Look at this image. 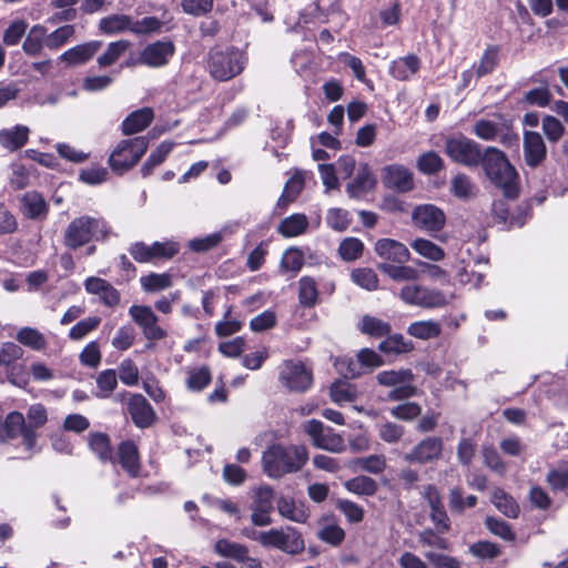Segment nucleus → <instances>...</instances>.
Returning a JSON list of instances; mask_svg holds the SVG:
<instances>
[{
  "label": "nucleus",
  "mask_w": 568,
  "mask_h": 568,
  "mask_svg": "<svg viewBox=\"0 0 568 568\" xmlns=\"http://www.w3.org/2000/svg\"><path fill=\"white\" fill-rule=\"evenodd\" d=\"M315 16L302 13L295 30L304 32V40L312 42L311 45L296 51L292 57V63L298 75L305 82V93L312 99L316 95V84L318 82V62L316 50L318 49L316 34L311 26L316 27Z\"/></svg>",
  "instance_id": "nucleus-1"
},
{
  "label": "nucleus",
  "mask_w": 568,
  "mask_h": 568,
  "mask_svg": "<svg viewBox=\"0 0 568 568\" xmlns=\"http://www.w3.org/2000/svg\"><path fill=\"white\" fill-rule=\"evenodd\" d=\"M487 179L503 191L507 200L519 195V178L506 154L494 146H487L480 161Z\"/></svg>",
  "instance_id": "nucleus-2"
},
{
  "label": "nucleus",
  "mask_w": 568,
  "mask_h": 568,
  "mask_svg": "<svg viewBox=\"0 0 568 568\" xmlns=\"http://www.w3.org/2000/svg\"><path fill=\"white\" fill-rule=\"evenodd\" d=\"M307 457L304 446L272 444L262 455L263 470L271 478H281L298 471L306 464Z\"/></svg>",
  "instance_id": "nucleus-3"
},
{
  "label": "nucleus",
  "mask_w": 568,
  "mask_h": 568,
  "mask_svg": "<svg viewBox=\"0 0 568 568\" xmlns=\"http://www.w3.org/2000/svg\"><path fill=\"white\" fill-rule=\"evenodd\" d=\"M247 63L246 54L234 45L215 44L205 57V68L210 77L225 82L240 75Z\"/></svg>",
  "instance_id": "nucleus-4"
},
{
  "label": "nucleus",
  "mask_w": 568,
  "mask_h": 568,
  "mask_svg": "<svg viewBox=\"0 0 568 568\" xmlns=\"http://www.w3.org/2000/svg\"><path fill=\"white\" fill-rule=\"evenodd\" d=\"M110 235L108 223L98 217L81 215L73 219L63 234V244L69 250H78L92 240L103 241Z\"/></svg>",
  "instance_id": "nucleus-5"
},
{
  "label": "nucleus",
  "mask_w": 568,
  "mask_h": 568,
  "mask_svg": "<svg viewBox=\"0 0 568 568\" xmlns=\"http://www.w3.org/2000/svg\"><path fill=\"white\" fill-rule=\"evenodd\" d=\"M149 141L144 136L121 140L108 159L113 173L123 175L133 169L148 150Z\"/></svg>",
  "instance_id": "nucleus-6"
},
{
  "label": "nucleus",
  "mask_w": 568,
  "mask_h": 568,
  "mask_svg": "<svg viewBox=\"0 0 568 568\" xmlns=\"http://www.w3.org/2000/svg\"><path fill=\"white\" fill-rule=\"evenodd\" d=\"M128 252L138 263L158 264L173 258L180 252V244L174 241H155L149 245L143 241H136L130 244Z\"/></svg>",
  "instance_id": "nucleus-7"
},
{
  "label": "nucleus",
  "mask_w": 568,
  "mask_h": 568,
  "mask_svg": "<svg viewBox=\"0 0 568 568\" xmlns=\"http://www.w3.org/2000/svg\"><path fill=\"white\" fill-rule=\"evenodd\" d=\"M445 153L453 162L468 168L478 166L484 155L477 142L462 134L446 139Z\"/></svg>",
  "instance_id": "nucleus-8"
},
{
  "label": "nucleus",
  "mask_w": 568,
  "mask_h": 568,
  "mask_svg": "<svg viewBox=\"0 0 568 568\" xmlns=\"http://www.w3.org/2000/svg\"><path fill=\"white\" fill-rule=\"evenodd\" d=\"M399 297L405 304L422 308H439L448 304V300L442 291L417 284L403 286Z\"/></svg>",
  "instance_id": "nucleus-9"
},
{
  "label": "nucleus",
  "mask_w": 568,
  "mask_h": 568,
  "mask_svg": "<svg viewBox=\"0 0 568 568\" xmlns=\"http://www.w3.org/2000/svg\"><path fill=\"white\" fill-rule=\"evenodd\" d=\"M129 314L134 323L141 327L143 336L150 342L146 344V348L153 346L152 342L164 339L168 336V332L158 325L159 317L146 305H132L129 308Z\"/></svg>",
  "instance_id": "nucleus-10"
},
{
  "label": "nucleus",
  "mask_w": 568,
  "mask_h": 568,
  "mask_svg": "<svg viewBox=\"0 0 568 568\" xmlns=\"http://www.w3.org/2000/svg\"><path fill=\"white\" fill-rule=\"evenodd\" d=\"M280 382L290 390L304 393L313 384V375L302 362L285 361L280 372Z\"/></svg>",
  "instance_id": "nucleus-11"
},
{
  "label": "nucleus",
  "mask_w": 568,
  "mask_h": 568,
  "mask_svg": "<svg viewBox=\"0 0 568 568\" xmlns=\"http://www.w3.org/2000/svg\"><path fill=\"white\" fill-rule=\"evenodd\" d=\"M257 540L264 547H273L292 555L300 554L305 547L304 539L295 530L285 532L273 528L260 532Z\"/></svg>",
  "instance_id": "nucleus-12"
},
{
  "label": "nucleus",
  "mask_w": 568,
  "mask_h": 568,
  "mask_svg": "<svg viewBox=\"0 0 568 568\" xmlns=\"http://www.w3.org/2000/svg\"><path fill=\"white\" fill-rule=\"evenodd\" d=\"M306 172L303 170H294L293 174L285 182L282 194L276 201V204L273 209V215L280 216L283 215L288 206L296 202L300 194L305 187Z\"/></svg>",
  "instance_id": "nucleus-13"
},
{
  "label": "nucleus",
  "mask_w": 568,
  "mask_h": 568,
  "mask_svg": "<svg viewBox=\"0 0 568 568\" xmlns=\"http://www.w3.org/2000/svg\"><path fill=\"white\" fill-rule=\"evenodd\" d=\"M443 449L444 442L440 437L428 436L414 446L404 459L410 464L425 465L438 460L442 457Z\"/></svg>",
  "instance_id": "nucleus-14"
},
{
  "label": "nucleus",
  "mask_w": 568,
  "mask_h": 568,
  "mask_svg": "<svg viewBox=\"0 0 568 568\" xmlns=\"http://www.w3.org/2000/svg\"><path fill=\"white\" fill-rule=\"evenodd\" d=\"M126 410L132 423L140 429L151 427L158 419L156 413L149 400L139 393L132 394L126 403Z\"/></svg>",
  "instance_id": "nucleus-15"
},
{
  "label": "nucleus",
  "mask_w": 568,
  "mask_h": 568,
  "mask_svg": "<svg viewBox=\"0 0 568 568\" xmlns=\"http://www.w3.org/2000/svg\"><path fill=\"white\" fill-rule=\"evenodd\" d=\"M412 220L418 229L430 234L443 230L446 223L445 213L433 204H423L414 209Z\"/></svg>",
  "instance_id": "nucleus-16"
},
{
  "label": "nucleus",
  "mask_w": 568,
  "mask_h": 568,
  "mask_svg": "<svg viewBox=\"0 0 568 568\" xmlns=\"http://www.w3.org/2000/svg\"><path fill=\"white\" fill-rule=\"evenodd\" d=\"M115 457V464H119L130 478L140 476L142 468L141 455L134 440H122L118 445Z\"/></svg>",
  "instance_id": "nucleus-17"
},
{
  "label": "nucleus",
  "mask_w": 568,
  "mask_h": 568,
  "mask_svg": "<svg viewBox=\"0 0 568 568\" xmlns=\"http://www.w3.org/2000/svg\"><path fill=\"white\" fill-rule=\"evenodd\" d=\"M174 53L175 45L171 40H158L141 51L140 62L151 68H161L169 63Z\"/></svg>",
  "instance_id": "nucleus-18"
},
{
  "label": "nucleus",
  "mask_w": 568,
  "mask_h": 568,
  "mask_svg": "<svg viewBox=\"0 0 568 568\" xmlns=\"http://www.w3.org/2000/svg\"><path fill=\"white\" fill-rule=\"evenodd\" d=\"M355 169V160L352 156H342L333 164H322V181L327 190L338 186L339 179H347Z\"/></svg>",
  "instance_id": "nucleus-19"
},
{
  "label": "nucleus",
  "mask_w": 568,
  "mask_h": 568,
  "mask_svg": "<svg viewBox=\"0 0 568 568\" xmlns=\"http://www.w3.org/2000/svg\"><path fill=\"white\" fill-rule=\"evenodd\" d=\"M383 183L388 189L407 192L414 186L413 173L402 164H390L383 170Z\"/></svg>",
  "instance_id": "nucleus-20"
},
{
  "label": "nucleus",
  "mask_w": 568,
  "mask_h": 568,
  "mask_svg": "<svg viewBox=\"0 0 568 568\" xmlns=\"http://www.w3.org/2000/svg\"><path fill=\"white\" fill-rule=\"evenodd\" d=\"M375 252L381 258L387 261L386 263L392 262V264H405L410 257L408 248L393 239H379L375 243Z\"/></svg>",
  "instance_id": "nucleus-21"
},
{
  "label": "nucleus",
  "mask_w": 568,
  "mask_h": 568,
  "mask_svg": "<svg viewBox=\"0 0 568 568\" xmlns=\"http://www.w3.org/2000/svg\"><path fill=\"white\" fill-rule=\"evenodd\" d=\"M491 211L498 223L509 227H521L530 216V206L519 207L518 213H509L508 204L504 200L493 202Z\"/></svg>",
  "instance_id": "nucleus-22"
},
{
  "label": "nucleus",
  "mask_w": 568,
  "mask_h": 568,
  "mask_svg": "<svg viewBox=\"0 0 568 568\" xmlns=\"http://www.w3.org/2000/svg\"><path fill=\"white\" fill-rule=\"evenodd\" d=\"M102 41L92 40L82 44H78L64 51L59 60L68 65H81L90 61L94 54L101 49Z\"/></svg>",
  "instance_id": "nucleus-23"
},
{
  "label": "nucleus",
  "mask_w": 568,
  "mask_h": 568,
  "mask_svg": "<svg viewBox=\"0 0 568 568\" xmlns=\"http://www.w3.org/2000/svg\"><path fill=\"white\" fill-rule=\"evenodd\" d=\"M524 156L526 163L538 166L546 158V144L538 132L526 131L524 134Z\"/></svg>",
  "instance_id": "nucleus-24"
},
{
  "label": "nucleus",
  "mask_w": 568,
  "mask_h": 568,
  "mask_svg": "<svg viewBox=\"0 0 568 568\" xmlns=\"http://www.w3.org/2000/svg\"><path fill=\"white\" fill-rule=\"evenodd\" d=\"M21 211L31 220H44L49 213V205L39 192H27L21 197Z\"/></svg>",
  "instance_id": "nucleus-25"
},
{
  "label": "nucleus",
  "mask_w": 568,
  "mask_h": 568,
  "mask_svg": "<svg viewBox=\"0 0 568 568\" xmlns=\"http://www.w3.org/2000/svg\"><path fill=\"white\" fill-rule=\"evenodd\" d=\"M154 119L152 108L143 106L131 112L121 123V131L124 135H132L146 129Z\"/></svg>",
  "instance_id": "nucleus-26"
},
{
  "label": "nucleus",
  "mask_w": 568,
  "mask_h": 568,
  "mask_svg": "<svg viewBox=\"0 0 568 568\" xmlns=\"http://www.w3.org/2000/svg\"><path fill=\"white\" fill-rule=\"evenodd\" d=\"M89 447L101 463H110L115 465V453L111 443V438L106 433H91L89 435Z\"/></svg>",
  "instance_id": "nucleus-27"
},
{
  "label": "nucleus",
  "mask_w": 568,
  "mask_h": 568,
  "mask_svg": "<svg viewBox=\"0 0 568 568\" xmlns=\"http://www.w3.org/2000/svg\"><path fill=\"white\" fill-rule=\"evenodd\" d=\"M376 179L367 164H363L357 170L355 179L347 184V193L351 197L361 199L367 192L374 189Z\"/></svg>",
  "instance_id": "nucleus-28"
},
{
  "label": "nucleus",
  "mask_w": 568,
  "mask_h": 568,
  "mask_svg": "<svg viewBox=\"0 0 568 568\" xmlns=\"http://www.w3.org/2000/svg\"><path fill=\"white\" fill-rule=\"evenodd\" d=\"M29 133V128L21 124L11 129H2L0 131V144L11 152L18 151L28 143Z\"/></svg>",
  "instance_id": "nucleus-29"
},
{
  "label": "nucleus",
  "mask_w": 568,
  "mask_h": 568,
  "mask_svg": "<svg viewBox=\"0 0 568 568\" xmlns=\"http://www.w3.org/2000/svg\"><path fill=\"white\" fill-rule=\"evenodd\" d=\"M47 31L48 29L42 24L31 27L22 43V50L27 55L38 57L42 53L43 48H47Z\"/></svg>",
  "instance_id": "nucleus-30"
},
{
  "label": "nucleus",
  "mask_w": 568,
  "mask_h": 568,
  "mask_svg": "<svg viewBox=\"0 0 568 568\" xmlns=\"http://www.w3.org/2000/svg\"><path fill=\"white\" fill-rule=\"evenodd\" d=\"M307 227V216L304 213H294L280 222L276 232L285 239H291L302 235Z\"/></svg>",
  "instance_id": "nucleus-31"
},
{
  "label": "nucleus",
  "mask_w": 568,
  "mask_h": 568,
  "mask_svg": "<svg viewBox=\"0 0 568 568\" xmlns=\"http://www.w3.org/2000/svg\"><path fill=\"white\" fill-rule=\"evenodd\" d=\"M174 144L169 141L161 142L146 158L141 166L142 178H149L153 174L154 170L160 166L170 155Z\"/></svg>",
  "instance_id": "nucleus-32"
},
{
  "label": "nucleus",
  "mask_w": 568,
  "mask_h": 568,
  "mask_svg": "<svg viewBox=\"0 0 568 568\" xmlns=\"http://www.w3.org/2000/svg\"><path fill=\"white\" fill-rule=\"evenodd\" d=\"M420 67V61L415 54L394 60L389 67L392 77L399 81H406L414 75Z\"/></svg>",
  "instance_id": "nucleus-33"
},
{
  "label": "nucleus",
  "mask_w": 568,
  "mask_h": 568,
  "mask_svg": "<svg viewBox=\"0 0 568 568\" xmlns=\"http://www.w3.org/2000/svg\"><path fill=\"white\" fill-rule=\"evenodd\" d=\"M357 329L369 337L382 338L390 333L392 326L382 318L373 315H364L357 324Z\"/></svg>",
  "instance_id": "nucleus-34"
},
{
  "label": "nucleus",
  "mask_w": 568,
  "mask_h": 568,
  "mask_svg": "<svg viewBox=\"0 0 568 568\" xmlns=\"http://www.w3.org/2000/svg\"><path fill=\"white\" fill-rule=\"evenodd\" d=\"M407 334L423 341L437 338L442 334V325L434 320L416 321L408 325Z\"/></svg>",
  "instance_id": "nucleus-35"
},
{
  "label": "nucleus",
  "mask_w": 568,
  "mask_h": 568,
  "mask_svg": "<svg viewBox=\"0 0 568 568\" xmlns=\"http://www.w3.org/2000/svg\"><path fill=\"white\" fill-rule=\"evenodd\" d=\"M320 291L316 281L311 276H302L298 280V303L304 308L316 305Z\"/></svg>",
  "instance_id": "nucleus-36"
},
{
  "label": "nucleus",
  "mask_w": 568,
  "mask_h": 568,
  "mask_svg": "<svg viewBox=\"0 0 568 568\" xmlns=\"http://www.w3.org/2000/svg\"><path fill=\"white\" fill-rule=\"evenodd\" d=\"M24 422L22 413L17 410L10 412L0 426V442H8L17 438L20 435Z\"/></svg>",
  "instance_id": "nucleus-37"
},
{
  "label": "nucleus",
  "mask_w": 568,
  "mask_h": 568,
  "mask_svg": "<svg viewBox=\"0 0 568 568\" xmlns=\"http://www.w3.org/2000/svg\"><path fill=\"white\" fill-rule=\"evenodd\" d=\"M214 551L224 558H230L239 562L246 558L248 548L243 544L222 538L215 542Z\"/></svg>",
  "instance_id": "nucleus-38"
},
{
  "label": "nucleus",
  "mask_w": 568,
  "mask_h": 568,
  "mask_svg": "<svg viewBox=\"0 0 568 568\" xmlns=\"http://www.w3.org/2000/svg\"><path fill=\"white\" fill-rule=\"evenodd\" d=\"M344 487L352 494L365 497L375 495L378 489L376 480L364 475L346 480Z\"/></svg>",
  "instance_id": "nucleus-39"
},
{
  "label": "nucleus",
  "mask_w": 568,
  "mask_h": 568,
  "mask_svg": "<svg viewBox=\"0 0 568 568\" xmlns=\"http://www.w3.org/2000/svg\"><path fill=\"white\" fill-rule=\"evenodd\" d=\"M97 388L95 397L105 399L111 397L118 387V374L115 369L108 368L101 371L95 377Z\"/></svg>",
  "instance_id": "nucleus-40"
},
{
  "label": "nucleus",
  "mask_w": 568,
  "mask_h": 568,
  "mask_svg": "<svg viewBox=\"0 0 568 568\" xmlns=\"http://www.w3.org/2000/svg\"><path fill=\"white\" fill-rule=\"evenodd\" d=\"M491 503L495 507L509 518H517L519 514V506L513 496L507 494L501 488H496L493 491Z\"/></svg>",
  "instance_id": "nucleus-41"
},
{
  "label": "nucleus",
  "mask_w": 568,
  "mask_h": 568,
  "mask_svg": "<svg viewBox=\"0 0 568 568\" xmlns=\"http://www.w3.org/2000/svg\"><path fill=\"white\" fill-rule=\"evenodd\" d=\"M385 337L386 338L378 345V349L385 354H405L414 348L413 343L406 339L402 334L390 335L389 333Z\"/></svg>",
  "instance_id": "nucleus-42"
},
{
  "label": "nucleus",
  "mask_w": 568,
  "mask_h": 568,
  "mask_svg": "<svg viewBox=\"0 0 568 568\" xmlns=\"http://www.w3.org/2000/svg\"><path fill=\"white\" fill-rule=\"evenodd\" d=\"M450 191L456 197L468 200L476 196L478 190L468 175L459 173L452 179Z\"/></svg>",
  "instance_id": "nucleus-43"
},
{
  "label": "nucleus",
  "mask_w": 568,
  "mask_h": 568,
  "mask_svg": "<svg viewBox=\"0 0 568 568\" xmlns=\"http://www.w3.org/2000/svg\"><path fill=\"white\" fill-rule=\"evenodd\" d=\"M131 27V17L126 14H111L104 17L99 22V29L105 34H115L129 30Z\"/></svg>",
  "instance_id": "nucleus-44"
},
{
  "label": "nucleus",
  "mask_w": 568,
  "mask_h": 568,
  "mask_svg": "<svg viewBox=\"0 0 568 568\" xmlns=\"http://www.w3.org/2000/svg\"><path fill=\"white\" fill-rule=\"evenodd\" d=\"M75 33V28L73 24H63L51 33L47 32V48L51 51H57L64 47Z\"/></svg>",
  "instance_id": "nucleus-45"
},
{
  "label": "nucleus",
  "mask_w": 568,
  "mask_h": 568,
  "mask_svg": "<svg viewBox=\"0 0 568 568\" xmlns=\"http://www.w3.org/2000/svg\"><path fill=\"white\" fill-rule=\"evenodd\" d=\"M499 60V48L497 45H488L484 51L478 64H475V72L477 78H481L491 73Z\"/></svg>",
  "instance_id": "nucleus-46"
},
{
  "label": "nucleus",
  "mask_w": 568,
  "mask_h": 568,
  "mask_svg": "<svg viewBox=\"0 0 568 568\" xmlns=\"http://www.w3.org/2000/svg\"><path fill=\"white\" fill-rule=\"evenodd\" d=\"M352 466L356 469L378 475L386 468V458L384 455H369L366 457H358L352 462Z\"/></svg>",
  "instance_id": "nucleus-47"
},
{
  "label": "nucleus",
  "mask_w": 568,
  "mask_h": 568,
  "mask_svg": "<svg viewBox=\"0 0 568 568\" xmlns=\"http://www.w3.org/2000/svg\"><path fill=\"white\" fill-rule=\"evenodd\" d=\"M376 379L378 384L394 388L400 384H405L406 382H413L414 374L410 369L383 371L377 374Z\"/></svg>",
  "instance_id": "nucleus-48"
},
{
  "label": "nucleus",
  "mask_w": 568,
  "mask_h": 568,
  "mask_svg": "<svg viewBox=\"0 0 568 568\" xmlns=\"http://www.w3.org/2000/svg\"><path fill=\"white\" fill-rule=\"evenodd\" d=\"M410 246L416 253L434 262L442 261L445 257L444 250L426 239H416L410 243Z\"/></svg>",
  "instance_id": "nucleus-49"
},
{
  "label": "nucleus",
  "mask_w": 568,
  "mask_h": 568,
  "mask_svg": "<svg viewBox=\"0 0 568 568\" xmlns=\"http://www.w3.org/2000/svg\"><path fill=\"white\" fill-rule=\"evenodd\" d=\"M329 396L338 405L351 403L356 398V388L346 381H336L331 386Z\"/></svg>",
  "instance_id": "nucleus-50"
},
{
  "label": "nucleus",
  "mask_w": 568,
  "mask_h": 568,
  "mask_svg": "<svg viewBox=\"0 0 568 568\" xmlns=\"http://www.w3.org/2000/svg\"><path fill=\"white\" fill-rule=\"evenodd\" d=\"M17 339L22 345L28 346L34 351H41L47 346L44 335L32 327L20 328L17 333Z\"/></svg>",
  "instance_id": "nucleus-51"
},
{
  "label": "nucleus",
  "mask_w": 568,
  "mask_h": 568,
  "mask_svg": "<svg viewBox=\"0 0 568 568\" xmlns=\"http://www.w3.org/2000/svg\"><path fill=\"white\" fill-rule=\"evenodd\" d=\"M379 270L394 281H413L418 276L417 270L412 266L395 263H382Z\"/></svg>",
  "instance_id": "nucleus-52"
},
{
  "label": "nucleus",
  "mask_w": 568,
  "mask_h": 568,
  "mask_svg": "<svg viewBox=\"0 0 568 568\" xmlns=\"http://www.w3.org/2000/svg\"><path fill=\"white\" fill-rule=\"evenodd\" d=\"M212 382V374L209 366L203 365L189 372L186 387L192 392H201Z\"/></svg>",
  "instance_id": "nucleus-53"
},
{
  "label": "nucleus",
  "mask_w": 568,
  "mask_h": 568,
  "mask_svg": "<svg viewBox=\"0 0 568 568\" xmlns=\"http://www.w3.org/2000/svg\"><path fill=\"white\" fill-rule=\"evenodd\" d=\"M128 40H118L109 43L106 51L98 58V64L102 68L111 67L129 49Z\"/></svg>",
  "instance_id": "nucleus-54"
},
{
  "label": "nucleus",
  "mask_w": 568,
  "mask_h": 568,
  "mask_svg": "<svg viewBox=\"0 0 568 568\" xmlns=\"http://www.w3.org/2000/svg\"><path fill=\"white\" fill-rule=\"evenodd\" d=\"M331 359L333 361V365L336 369V372L345 377L346 379L349 378H357L362 375H364V372L359 369V366L357 364V361L353 359L352 357L347 356H337L333 357L331 356Z\"/></svg>",
  "instance_id": "nucleus-55"
},
{
  "label": "nucleus",
  "mask_w": 568,
  "mask_h": 568,
  "mask_svg": "<svg viewBox=\"0 0 568 568\" xmlns=\"http://www.w3.org/2000/svg\"><path fill=\"white\" fill-rule=\"evenodd\" d=\"M344 539L345 530L335 520L322 519V541L337 547Z\"/></svg>",
  "instance_id": "nucleus-56"
},
{
  "label": "nucleus",
  "mask_w": 568,
  "mask_h": 568,
  "mask_svg": "<svg viewBox=\"0 0 568 568\" xmlns=\"http://www.w3.org/2000/svg\"><path fill=\"white\" fill-rule=\"evenodd\" d=\"M444 168V160L435 151L422 153L417 159V169L424 174H436Z\"/></svg>",
  "instance_id": "nucleus-57"
},
{
  "label": "nucleus",
  "mask_w": 568,
  "mask_h": 568,
  "mask_svg": "<svg viewBox=\"0 0 568 568\" xmlns=\"http://www.w3.org/2000/svg\"><path fill=\"white\" fill-rule=\"evenodd\" d=\"M224 236L222 232H214L204 237H196L189 242V247L195 253H205L217 247Z\"/></svg>",
  "instance_id": "nucleus-58"
},
{
  "label": "nucleus",
  "mask_w": 568,
  "mask_h": 568,
  "mask_svg": "<svg viewBox=\"0 0 568 568\" xmlns=\"http://www.w3.org/2000/svg\"><path fill=\"white\" fill-rule=\"evenodd\" d=\"M357 364L364 374L373 372L384 364L383 357L371 348H363L357 353Z\"/></svg>",
  "instance_id": "nucleus-59"
},
{
  "label": "nucleus",
  "mask_w": 568,
  "mask_h": 568,
  "mask_svg": "<svg viewBox=\"0 0 568 568\" xmlns=\"http://www.w3.org/2000/svg\"><path fill=\"white\" fill-rule=\"evenodd\" d=\"M141 285L145 292H160L172 285V280L166 273H150L141 277Z\"/></svg>",
  "instance_id": "nucleus-60"
},
{
  "label": "nucleus",
  "mask_w": 568,
  "mask_h": 568,
  "mask_svg": "<svg viewBox=\"0 0 568 568\" xmlns=\"http://www.w3.org/2000/svg\"><path fill=\"white\" fill-rule=\"evenodd\" d=\"M277 509L283 517L291 520L301 523L306 519L304 509L297 507L293 498L281 497L277 500Z\"/></svg>",
  "instance_id": "nucleus-61"
},
{
  "label": "nucleus",
  "mask_w": 568,
  "mask_h": 568,
  "mask_svg": "<svg viewBox=\"0 0 568 568\" xmlns=\"http://www.w3.org/2000/svg\"><path fill=\"white\" fill-rule=\"evenodd\" d=\"M27 29L28 22L26 20H14L3 32V43L8 47L17 45L26 34Z\"/></svg>",
  "instance_id": "nucleus-62"
},
{
  "label": "nucleus",
  "mask_w": 568,
  "mask_h": 568,
  "mask_svg": "<svg viewBox=\"0 0 568 568\" xmlns=\"http://www.w3.org/2000/svg\"><path fill=\"white\" fill-rule=\"evenodd\" d=\"M101 323V318L98 316L87 317L79 321L69 331V337L73 341H80L84 338L89 333L97 329Z\"/></svg>",
  "instance_id": "nucleus-63"
},
{
  "label": "nucleus",
  "mask_w": 568,
  "mask_h": 568,
  "mask_svg": "<svg viewBox=\"0 0 568 568\" xmlns=\"http://www.w3.org/2000/svg\"><path fill=\"white\" fill-rule=\"evenodd\" d=\"M351 276L355 284L367 291H374L378 287L377 274L372 268H356Z\"/></svg>",
  "instance_id": "nucleus-64"
}]
</instances>
